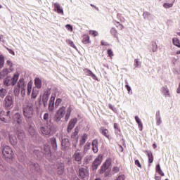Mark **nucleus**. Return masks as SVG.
<instances>
[{
  "label": "nucleus",
  "mask_w": 180,
  "mask_h": 180,
  "mask_svg": "<svg viewBox=\"0 0 180 180\" xmlns=\"http://www.w3.org/2000/svg\"><path fill=\"white\" fill-rule=\"evenodd\" d=\"M34 105L32 103H29L22 107L23 115L26 119H32L33 115H34Z\"/></svg>",
  "instance_id": "f257e3e1"
},
{
  "label": "nucleus",
  "mask_w": 180,
  "mask_h": 180,
  "mask_svg": "<svg viewBox=\"0 0 180 180\" xmlns=\"http://www.w3.org/2000/svg\"><path fill=\"white\" fill-rule=\"evenodd\" d=\"M2 155L6 160H12L13 158V150L8 146H5L2 149Z\"/></svg>",
  "instance_id": "f03ea898"
},
{
  "label": "nucleus",
  "mask_w": 180,
  "mask_h": 180,
  "mask_svg": "<svg viewBox=\"0 0 180 180\" xmlns=\"http://www.w3.org/2000/svg\"><path fill=\"white\" fill-rule=\"evenodd\" d=\"M55 124H46V125L40 128V131L44 136H49L51 134L52 130L54 129Z\"/></svg>",
  "instance_id": "7ed1b4c3"
},
{
  "label": "nucleus",
  "mask_w": 180,
  "mask_h": 180,
  "mask_svg": "<svg viewBox=\"0 0 180 180\" xmlns=\"http://www.w3.org/2000/svg\"><path fill=\"white\" fill-rule=\"evenodd\" d=\"M78 175L81 179L86 180L89 177V172L86 168L80 167L78 170Z\"/></svg>",
  "instance_id": "20e7f679"
},
{
  "label": "nucleus",
  "mask_w": 180,
  "mask_h": 180,
  "mask_svg": "<svg viewBox=\"0 0 180 180\" xmlns=\"http://www.w3.org/2000/svg\"><path fill=\"white\" fill-rule=\"evenodd\" d=\"M110 165H112V160H110V159H107L105 162L103 164V165L99 169V174L101 175L105 174L107 169H109Z\"/></svg>",
  "instance_id": "39448f33"
},
{
  "label": "nucleus",
  "mask_w": 180,
  "mask_h": 180,
  "mask_svg": "<svg viewBox=\"0 0 180 180\" xmlns=\"http://www.w3.org/2000/svg\"><path fill=\"white\" fill-rule=\"evenodd\" d=\"M17 86H19L20 89H21V96L22 98L26 95V84H25V79L20 78L17 83Z\"/></svg>",
  "instance_id": "423d86ee"
},
{
  "label": "nucleus",
  "mask_w": 180,
  "mask_h": 180,
  "mask_svg": "<svg viewBox=\"0 0 180 180\" xmlns=\"http://www.w3.org/2000/svg\"><path fill=\"white\" fill-rule=\"evenodd\" d=\"M78 151H79V150L75 152L72 155V159L74 161L77 162L79 165H81L82 164V157H84V155H82V153Z\"/></svg>",
  "instance_id": "0eeeda50"
},
{
  "label": "nucleus",
  "mask_w": 180,
  "mask_h": 180,
  "mask_svg": "<svg viewBox=\"0 0 180 180\" xmlns=\"http://www.w3.org/2000/svg\"><path fill=\"white\" fill-rule=\"evenodd\" d=\"M4 106L6 109H12L13 106V98L12 96L7 95L4 99Z\"/></svg>",
  "instance_id": "6e6552de"
},
{
  "label": "nucleus",
  "mask_w": 180,
  "mask_h": 180,
  "mask_svg": "<svg viewBox=\"0 0 180 180\" xmlns=\"http://www.w3.org/2000/svg\"><path fill=\"white\" fill-rule=\"evenodd\" d=\"M12 120L14 123H17L18 126H20L23 122V117L21 115L20 112H15L13 115Z\"/></svg>",
  "instance_id": "1a4fd4ad"
},
{
  "label": "nucleus",
  "mask_w": 180,
  "mask_h": 180,
  "mask_svg": "<svg viewBox=\"0 0 180 180\" xmlns=\"http://www.w3.org/2000/svg\"><path fill=\"white\" fill-rule=\"evenodd\" d=\"M102 155H98V158H96L94 161L93 162V164L91 165V168L93 171H96L98 169V167L101 164H102Z\"/></svg>",
  "instance_id": "9d476101"
},
{
  "label": "nucleus",
  "mask_w": 180,
  "mask_h": 180,
  "mask_svg": "<svg viewBox=\"0 0 180 180\" xmlns=\"http://www.w3.org/2000/svg\"><path fill=\"white\" fill-rule=\"evenodd\" d=\"M16 134L18 136V140L23 141L26 138V135L25 134V131L20 128V127H16L15 129Z\"/></svg>",
  "instance_id": "9b49d317"
},
{
  "label": "nucleus",
  "mask_w": 180,
  "mask_h": 180,
  "mask_svg": "<svg viewBox=\"0 0 180 180\" xmlns=\"http://www.w3.org/2000/svg\"><path fill=\"white\" fill-rule=\"evenodd\" d=\"M75 124H77V118L71 119L67 127L68 133H70V131L72 130L73 127H75Z\"/></svg>",
  "instance_id": "f8f14e48"
},
{
  "label": "nucleus",
  "mask_w": 180,
  "mask_h": 180,
  "mask_svg": "<svg viewBox=\"0 0 180 180\" xmlns=\"http://www.w3.org/2000/svg\"><path fill=\"white\" fill-rule=\"evenodd\" d=\"M44 121L45 122L46 124H54V122H53V120L51 119V116H50V114L49 112H45L44 114Z\"/></svg>",
  "instance_id": "ddd939ff"
},
{
  "label": "nucleus",
  "mask_w": 180,
  "mask_h": 180,
  "mask_svg": "<svg viewBox=\"0 0 180 180\" xmlns=\"http://www.w3.org/2000/svg\"><path fill=\"white\" fill-rule=\"evenodd\" d=\"M44 155L50 158L51 157V147L49 144L44 146Z\"/></svg>",
  "instance_id": "4468645a"
},
{
  "label": "nucleus",
  "mask_w": 180,
  "mask_h": 180,
  "mask_svg": "<svg viewBox=\"0 0 180 180\" xmlns=\"http://www.w3.org/2000/svg\"><path fill=\"white\" fill-rule=\"evenodd\" d=\"M65 170V167H64V163L60 162L57 165L56 172L58 175H63Z\"/></svg>",
  "instance_id": "2eb2a0df"
},
{
  "label": "nucleus",
  "mask_w": 180,
  "mask_h": 180,
  "mask_svg": "<svg viewBox=\"0 0 180 180\" xmlns=\"http://www.w3.org/2000/svg\"><path fill=\"white\" fill-rule=\"evenodd\" d=\"M9 140L13 147L16 148L18 147V139H16V136L15 135H9Z\"/></svg>",
  "instance_id": "dca6fc26"
},
{
  "label": "nucleus",
  "mask_w": 180,
  "mask_h": 180,
  "mask_svg": "<svg viewBox=\"0 0 180 180\" xmlns=\"http://www.w3.org/2000/svg\"><path fill=\"white\" fill-rule=\"evenodd\" d=\"M61 146L65 148V150H66L67 148H70L71 143L68 138H63L61 141Z\"/></svg>",
  "instance_id": "f3484780"
},
{
  "label": "nucleus",
  "mask_w": 180,
  "mask_h": 180,
  "mask_svg": "<svg viewBox=\"0 0 180 180\" xmlns=\"http://www.w3.org/2000/svg\"><path fill=\"white\" fill-rule=\"evenodd\" d=\"M54 101H56V97L51 96L49 100V106H48V110L49 112L54 111Z\"/></svg>",
  "instance_id": "a211bd4d"
},
{
  "label": "nucleus",
  "mask_w": 180,
  "mask_h": 180,
  "mask_svg": "<svg viewBox=\"0 0 180 180\" xmlns=\"http://www.w3.org/2000/svg\"><path fill=\"white\" fill-rule=\"evenodd\" d=\"M53 6H54V8L56 9L58 13L64 15V10L63 9V8H61V6L60 5V4L54 3Z\"/></svg>",
  "instance_id": "6ab92c4d"
},
{
  "label": "nucleus",
  "mask_w": 180,
  "mask_h": 180,
  "mask_svg": "<svg viewBox=\"0 0 180 180\" xmlns=\"http://www.w3.org/2000/svg\"><path fill=\"white\" fill-rule=\"evenodd\" d=\"M33 153L34 154V155H37L38 160H41V158L44 157V152L39 150H34Z\"/></svg>",
  "instance_id": "aec40b11"
},
{
  "label": "nucleus",
  "mask_w": 180,
  "mask_h": 180,
  "mask_svg": "<svg viewBox=\"0 0 180 180\" xmlns=\"http://www.w3.org/2000/svg\"><path fill=\"white\" fill-rule=\"evenodd\" d=\"M155 119H156V124L157 126H160L161 123H162V121L161 120V114L160 112V110H158L155 114Z\"/></svg>",
  "instance_id": "412c9836"
},
{
  "label": "nucleus",
  "mask_w": 180,
  "mask_h": 180,
  "mask_svg": "<svg viewBox=\"0 0 180 180\" xmlns=\"http://www.w3.org/2000/svg\"><path fill=\"white\" fill-rule=\"evenodd\" d=\"M167 2H170V3H165L163 4L164 8L165 9H169V8H172L174 6V3L175 2V0H167Z\"/></svg>",
  "instance_id": "4be33fe9"
},
{
  "label": "nucleus",
  "mask_w": 180,
  "mask_h": 180,
  "mask_svg": "<svg viewBox=\"0 0 180 180\" xmlns=\"http://www.w3.org/2000/svg\"><path fill=\"white\" fill-rule=\"evenodd\" d=\"M50 141H51V144L53 150H54V151H57V147H58L57 139L56 138L53 137V138H51Z\"/></svg>",
  "instance_id": "5701e85b"
},
{
  "label": "nucleus",
  "mask_w": 180,
  "mask_h": 180,
  "mask_svg": "<svg viewBox=\"0 0 180 180\" xmlns=\"http://www.w3.org/2000/svg\"><path fill=\"white\" fill-rule=\"evenodd\" d=\"M84 72H85L86 75L91 77L93 79H97L96 75H95V74H94V72H92V71H91L89 69H84Z\"/></svg>",
  "instance_id": "b1692460"
},
{
  "label": "nucleus",
  "mask_w": 180,
  "mask_h": 180,
  "mask_svg": "<svg viewBox=\"0 0 180 180\" xmlns=\"http://www.w3.org/2000/svg\"><path fill=\"white\" fill-rule=\"evenodd\" d=\"M59 116L64 117V115H65V107L62 106L58 109V110L56 111V112Z\"/></svg>",
  "instance_id": "393cba45"
},
{
  "label": "nucleus",
  "mask_w": 180,
  "mask_h": 180,
  "mask_svg": "<svg viewBox=\"0 0 180 180\" xmlns=\"http://www.w3.org/2000/svg\"><path fill=\"white\" fill-rule=\"evenodd\" d=\"M146 154L148 155L149 164H153V162L154 161V156H153V153L150 150H146Z\"/></svg>",
  "instance_id": "a878e982"
},
{
  "label": "nucleus",
  "mask_w": 180,
  "mask_h": 180,
  "mask_svg": "<svg viewBox=\"0 0 180 180\" xmlns=\"http://www.w3.org/2000/svg\"><path fill=\"white\" fill-rule=\"evenodd\" d=\"M11 81H12V77L11 76H7L4 79V85H5V86H10Z\"/></svg>",
  "instance_id": "bb28decb"
},
{
  "label": "nucleus",
  "mask_w": 180,
  "mask_h": 180,
  "mask_svg": "<svg viewBox=\"0 0 180 180\" xmlns=\"http://www.w3.org/2000/svg\"><path fill=\"white\" fill-rule=\"evenodd\" d=\"M34 85L37 89H40L41 88V79H40L39 77L35 78Z\"/></svg>",
  "instance_id": "cd10ccee"
},
{
  "label": "nucleus",
  "mask_w": 180,
  "mask_h": 180,
  "mask_svg": "<svg viewBox=\"0 0 180 180\" xmlns=\"http://www.w3.org/2000/svg\"><path fill=\"white\" fill-rule=\"evenodd\" d=\"M135 120L136 123L138 124L139 129L140 131H143V122H141V120L139 117V116H135Z\"/></svg>",
  "instance_id": "c85d7f7f"
},
{
  "label": "nucleus",
  "mask_w": 180,
  "mask_h": 180,
  "mask_svg": "<svg viewBox=\"0 0 180 180\" xmlns=\"http://www.w3.org/2000/svg\"><path fill=\"white\" fill-rule=\"evenodd\" d=\"M92 150L94 153H98V140L96 139L92 141Z\"/></svg>",
  "instance_id": "c756f323"
},
{
  "label": "nucleus",
  "mask_w": 180,
  "mask_h": 180,
  "mask_svg": "<svg viewBox=\"0 0 180 180\" xmlns=\"http://www.w3.org/2000/svg\"><path fill=\"white\" fill-rule=\"evenodd\" d=\"M70 116H71V107H68L66 111V114L65 116V122H68L70 120Z\"/></svg>",
  "instance_id": "7c9ffc66"
},
{
  "label": "nucleus",
  "mask_w": 180,
  "mask_h": 180,
  "mask_svg": "<svg viewBox=\"0 0 180 180\" xmlns=\"http://www.w3.org/2000/svg\"><path fill=\"white\" fill-rule=\"evenodd\" d=\"M151 46H152V51L153 53H157L158 51V45H157V42L155 41H152L151 42Z\"/></svg>",
  "instance_id": "2f4dec72"
},
{
  "label": "nucleus",
  "mask_w": 180,
  "mask_h": 180,
  "mask_svg": "<svg viewBox=\"0 0 180 180\" xmlns=\"http://www.w3.org/2000/svg\"><path fill=\"white\" fill-rule=\"evenodd\" d=\"M86 139H88V134H84L80 140V146H84L86 143Z\"/></svg>",
  "instance_id": "473e14b6"
},
{
  "label": "nucleus",
  "mask_w": 180,
  "mask_h": 180,
  "mask_svg": "<svg viewBox=\"0 0 180 180\" xmlns=\"http://www.w3.org/2000/svg\"><path fill=\"white\" fill-rule=\"evenodd\" d=\"M61 119H63V117H60V115H58V114L56 112L54 116V120H53L54 124H56V123H58L59 122H60Z\"/></svg>",
  "instance_id": "72a5a7b5"
},
{
  "label": "nucleus",
  "mask_w": 180,
  "mask_h": 180,
  "mask_svg": "<svg viewBox=\"0 0 180 180\" xmlns=\"http://www.w3.org/2000/svg\"><path fill=\"white\" fill-rule=\"evenodd\" d=\"M156 172H158L161 176H164V175H165L161 169V166L160 165V164H158L156 165Z\"/></svg>",
  "instance_id": "f704fd0d"
},
{
  "label": "nucleus",
  "mask_w": 180,
  "mask_h": 180,
  "mask_svg": "<svg viewBox=\"0 0 180 180\" xmlns=\"http://www.w3.org/2000/svg\"><path fill=\"white\" fill-rule=\"evenodd\" d=\"M28 167L30 168H32V169H37V168L39 167V165L36 164L35 162H30L28 163Z\"/></svg>",
  "instance_id": "c9c22d12"
},
{
  "label": "nucleus",
  "mask_w": 180,
  "mask_h": 180,
  "mask_svg": "<svg viewBox=\"0 0 180 180\" xmlns=\"http://www.w3.org/2000/svg\"><path fill=\"white\" fill-rule=\"evenodd\" d=\"M100 130L103 136H105V137H107V139L109 138V135H108V129H105V127H101Z\"/></svg>",
  "instance_id": "e433bc0d"
},
{
  "label": "nucleus",
  "mask_w": 180,
  "mask_h": 180,
  "mask_svg": "<svg viewBox=\"0 0 180 180\" xmlns=\"http://www.w3.org/2000/svg\"><path fill=\"white\" fill-rule=\"evenodd\" d=\"M5 65V57L0 54V70Z\"/></svg>",
  "instance_id": "4c0bfd02"
},
{
  "label": "nucleus",
  "mask_w": 180,
  "mask_h": 180,
  "mask_svg": "<svg viewBox=\"0 0 180 180\" xmlns=\"http://www.w3.org/2000/svg\"><path fill=\"white\" fill-rule=\"evenodd\" d=\"M143 19H147L148 20H150L151 19V13H150L148 11H145L143 13Z\"/></svg>",
  "instance_id": "58836bf2"
},
{
  "label": "nucleus",
  "mask_w": 180,
  "mask_h": 180,
  "mask_svg": "<svg viewBox=\"0 0 180 180\" xmlns=\"http://www.w3.org/2000/svg\"><path fill=\"white\" fill-rule=\"evenodd\" d=\"M6 94H8V91L6 89H0V98H4V96H6Z\"/></svg>",
  "instance_id": "ea45409f"
},
{
  "label": "nucleus",
  "mask_w": 180,
  "mask_h": 180,
  "mask_svg": "<svg viewBox=\"0 0 180 180\" xmlns=\"http://www.w3.org/2000/svg\"><path fill=\"white\" fill-rule=\"evenodd\" d=\"M28 132L30 136H34L36 134V130H34V128L32 125H29Z\"/></svg>",
  "instance_id": "a19ab883"
},
{
  "label": "nucleus",
  "mask_w": 180,
  "mask_h": 180,
  "mask_svg": "<svg viewBox=\"0 0 180 180\" xmlns=\"http://www.w3.org/2000/svg\"><path fill=\"white\" fill-rule=\"evenodd\" d=\"M110 34H112V36H114L115 39H118L117 30H116V28L115 27L111 28Z\"/></svg>",
  "instance_id": "79ce46f5"
},
{
  "label": "nucleus",
  "mask_w": 180,
  "mask_h": 180,
  "mask_svg": "<svg viewBox=\"0 0 180 180\" xmlns=\"http://www.w3.org/2000/svg\"><path fill=\"white\" fill-rule=\"evenodd\" d=\"M173 44L176 46V47H179L180 49V41L178 38H173L172 39Z\"/></svg>",
  "instance_id": "37998d69"
},
{
  "label": "nucleus",
  "mask_w": 180,
  "mask_h": 180,
  "mask_svg": "<svg viewBox=\"0 0 180 180\" xmlns=\"http://www.w3.org/2000/svg\"><path fill=\"white\" fill-rule=\"evenodd\" d=\"M19 94H20V87L17 86L14 88V95L15 96H19Z\"/></svg>",
  "instance_id": "c03bdc74"
},
{
  "label": "nucleus",
  "mask_w": 180,
  "mask_h": 180,
  "mask_svg": "<svg viewBox=\"0 0 180 180\" xmlns=\"http://www.w3.org/2000/svg\"><path fill=\"white\" fill-rule=\"evenodd\" d=\"M91 158H92L91 156H89V155L86 156L84 159V165H88V164H89V162L91 161Z\"/></svg>",
  "instance_id": "a18cd8bd"
},
{
  "label": "nucleus",
  "mask_w": 180,
  "mask_h": 180,
  "mask_svg": "<svg viewBox=\"0 0 180 180\" xmlns=\"http://www.w3.org/2000/svg\"><path fill=\"white\" fill-rule=\"evenodd\" d=\"M83 44H88L89 43V36L84 35L82 39Z\"/></svg>",
  "instance_id": "49530a36"
},
{
  "label": "nucleus",
  "mask_w": 180,
  "mask_h": 180,
  "mask_svg": "<svg viewBox=\"0 0 180 180\" xmlns=\"http://www.w3.org/2000/svg\"><path fill=\"white\" fill-rule=\"evenodd\" d=\"M134 65L135 68H140L141 67V63L139 61V59H135Z\"/></svg>",
  "instance_id": "de8ad7c7"
},
{
  "label": "nucleus",
  "mask_w": 180,
  "mask_h": 180,
  "mask_svg": "<svg viewBox=\"0 0 180 180\" xmlns=\"http://www.w3.org/2000/svg\"><path fill=\"white\" fill-rule=\"evenodd\" d=\"M42 102H43L44 108H46L47 102H49V97H44L43 96V97H42Z\"/></svg>",
  "instance_id": "09e8293b"
},
{
  "label": "nucleus",
  "mask_w": 180,
  "mask_h": 180,
  "mask_svg": "<svg viewBox=\"0 0 180 180\" xmlns=\"http://www.w3.org/2000/svg\"><path fill=\"white\" fill-rule=\"evenodd\" d=\"M27 95H30V94L32 93V83L30 82L27 84Z\"/></svg>",
  "instance_id": "8fccbe9b"
},
{
  "label": "nucleus",
  "mask_w": 180,
  "mask_h": 180,
  "mask_svg": "<svg viewBox=\"0 0 180 180\" xmlns=\"http://www.w3.org/2000/svg\"><path fill=\"white\" fill-rule=\"evenodd\" d=\"M51 94V91L50 90V89H49L44 91L43 96L45 98H49Z\"/></svg>",
  "instance_id": "3c124183"
},
{
  "label": "nucleus",
  "mask_w": 180,
  "mask_h": 180,
  "mask_svg": "<svg viewBox=\"0 0 180 180\" xmlns=\"http://www.w3.org/2000/svg\"><path fill=\"white\" fill-rule=\"evenodd\" d=\"M78 135V127H76L75 129V131L72 134L71 137L72 139H75L77 136Z\"/></svg>",
  "instance_id": "603ef678"
},
{
  "label": "nucleus",
  "mask_w": 180,
  "mask_h": 180,
  "mask_svg": "<svg viewBox=\"0 0 180 180\" xmlns=\"http://www.w3.org/2000/svg\"><path fill=\"white\" fill-rule=\"evenodd\" d=\"M18 79H19V74L18 73H15L11 78V81H15L18 82Z\"/></svg>",
  "instance_id": "864d4df0"
},
{
  "label": "nucleus",
  "mask_w": 180,
  "mask_h": 180,
  "mask_svg": "<svg viewBox=\"0 0 180 180\" xmlns=\"http://www.w3.org/2000/svg\"><path fill=\"white\" fill-rule=\"evenodd\" d=\"M125 88L127 91H128L129 94H130V91H131V87L129 86V82H127V80H125Z\"/></svg>",
  "instance_id": "5fc2aeb1"
},
{
  "label": "nucleus",
  "mask_w": 180,
  "mask_h": 180,
  "mask_svg": "<svg viewBox=\"0 0 180 180\" xmlns=\"http://www.w3.org/2000/svg\"><path fill=\"white\" fill-rule=\"evenodd\" d=\"M68 44L70 46V47H72L73 49L77 50V46H75V44H74V42L72 41L68 40Z\"/></svg>",
  "instance_id": "6e6d98bb"
},
{
  "label": "nucleus",
  "mask_w": 180,
  "mask_h": 180,
  "mask_svg": "<svg viewBox=\"0 0 180 180\" xmlns=\"http://www.w3.org/2000/svg\"><path fill=\"white\" fill-rule=\"evenodd\" d=\"M89 148H91V143H87L84 146V151L86 152V150H89Z\"/></svg>",
  "instance_id": "4d7b16f0"
},
{
  "label": "nucleus",
  "mask_w": 180,
  "mask_h": 180,
  "mask_svg": "<svg viewBox=\"0 0 180 180\" xmlns=\"http://www.w3.org/2000/svg\"><path fill=\"white\" fill-rule=\"evenodd\" d=\"M62 100L61 98H57L55 103V106L57 108L58 106L60 105V104L61 103Z\"/></svg>",
  "instance_id": "13d9d810"
},
{
  "label": "nucleus",
  "mask_w": 180,
  "mask_h": 180,
  "mask_svg": "<svg viewBox=\"0 0 180 180\" xmlns=\"http://www.w3.org/2000/svg\"><path fill=\"white\" fill-rule=\"evenodd\" d=\"M89 34H91V36H94V37H96V36H98V32L94 30L90 31Z\"/></svg>",
  "instance_id": "bf43d9fd"
},
{
  "label": "nucleus",
  "mask_w": 180,
  "mask_h": 180,
  "mask_svg": "<svg viewBox=\"0 0 180 180\" xmlns=\"http://www.w3.org/2000/svg\"><path fill=\"white\" fill-rule=\"evenodd\" d=\"M107 54L109 57H113V51L112 49H108Z\"/></svg>",
  "instance_id": "052dcab7"
},
{
  "label": "nucleus",
  "mask_w": 180,
  "mask_h": 180,
  "mask_svg": "<svg viewBox=\"0 0 180 180\" xmlns=\"http://www.w3.org/2000/svg\"><path fill=\"white\" fill-rule=\"evenodd\" d=\"M31 97L32 99H36V98H37V92H34V91H32Z\"/></svg>",
  "instance_id": "680f3d73"
},
{
  "label": "nucleus",
  "mask_w": 180,
  "mask_h": 180,
  "mask_svg": "<svg viewBox=\"0 0 180 180\" xmlns=\"http://www.w3.org/2000/svg\"><path fill=\"white\" fill-rule=\"evenodd\" d=\"M112 171L115 172V174H117V172L120 171V168H119L118 167H114L112 168Z\"/></svg>",
  "instance_id": "e2e57ef3"
},
{
  "label": "nucleus",
  "mask_w": 180,
  "mask_h": 180,
  "mask_svg": "<svg viewBox=\"0 0 180 180\" xmlns=\"http://www.w3.org/2000/svg\"><path fill=\"white\" fill-rule=\"evenodd\" d=\"M66 29H68V30H69L70 32H72V26L70 24H67L65 25Z\"/></svg>",
  "instance_id": "0e129e2a"
},
{
  "label": "nucleus",
  "mask_w": 180,
  "mask_h": 180,
  "mask_svg": "<svg viewBox=\"0 0 180 180\" xmlns=\"http://www.w3.org/2000/svg\"><path fill=\"white\" fill-rule=\"evenodd\" d=\"M115 180H124V174L118 176Z\"/></svg>",
  "instance_id": "69168bd1"
},
{
  "label": "nucleus",
  "mask_w": 180,
  "mask_h": 180,
  "mask_svg": "<svg viewBox=\"0 0 180 180\" xmlns=\"http://www.w3.org/2000/svg\"><path fill=\"white\" fill-rule=\"evenodd\" d=\"M2 73H4V75H8V74L9 73V70H8V68H5L2 70Z\"/></svg>",
  "instance_id": "338daca9"
},
{
  "label": "nucleus",
  "mask_w": 180,
  "mask_h": 180,
  "mask_svg": "<svg viewBox=\"0 0 180 180\" xmlns=\"http://www.w3.org/2000/svg\"><path fill=\"white\" fill-rule=\"evenodd\" d=\"M135 165H137L139 168H141V164H140V161L139 160H135Z\"/></svg>",
  "instance_id": "774afa93"
}]
</instances>
